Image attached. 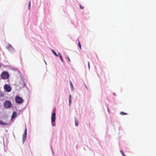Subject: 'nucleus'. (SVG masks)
<instances>
[{"label":"nucleus","instance_id":"18","mask_svg":"<svg viewBox=\"0 0 156 156\" xmlns=\"http://www.w3.org/2000/svg\"><path fill=\"white\" fill-rule=\"evenodd\" d=\"M71 104V100H69V105H70Z\"/></svg>","mask_w":156,"mask_h":156},{"label":"nucleus","instance_id":"15","mask_svg":"<svg viewBox=\"0 0 156 156\" xmlns=\"http://www.w3.org/2000/svg\"><path fill=\"white\" fill-rule=\"evenodd\" d=\"M120 114L121 115H127V113H125L124 112H122L120 113Z\"/></svg>","mask_w":156,"mask_h":156},{"label":"nucleus","instance_id":"9","mask_svg":"<svg viewBox=\"0 0 156 156\" xmlns=\"http://www.w3.org/2000/svg\"><path fill=\"white\" fill-rule=\"evenodd\" d=\"M0 124L2 125V126H6L8 124L5 122H2L1 120H0Z\"/></svg>","mask_w":156,"mask_h":156},{"label":"nucleus","instance_id":"14","mask_svg":"<svg viewBox=\"0 0 156 156\" xmlns=\"http://www.w3.org/2000/svg\"><path fill=\"white\" fill-rule=\"evenodd\" d=\"M58 54L59 56L60 57V59H61V61L62 62H63V59H62V55H61V54H60V53H58Z\"/></svg>","mask_w":156,"mask_h":156},{"label":"nucleus","instance_id":"19","mask_svg":"<svg viewBox=\"0 0 156 156\" xmlns=\"http://www.w3.org/2000/svg\"><path fill=\"white\" fill-rule=\"evenodd\" d=\"M69 100H71V96L70 95H69Z\"/></svg>","mask_w":156,"mask_h":156},{"label":"nucleus","instance_id":"5","mask_svg":"<svg viewBox=\"0 0 156 156\" xmlns=\"http://www.w3.org/2000/svg\"><path fill=\"white\" fill-rule=\"evenodd\" d=\"M5 90L7 92H10L11 90V88L9 85L5 84L4 86Z\"/></svg>","mask_w":156,"mask_h":156},{"label":"nucleus","instance_id":"10","mask_svg":"<svg viewBox=\"0 0 156 156\" xmlns=\"http://www.w3.org/2000/svg\"><path fill=\"white\" fill-rule=\"evenodd\" d=\"M17 115V113L16 112H14L11 116L12 119L15 118Z\"/></svg>","mask_w":156,"mask_h":156},{"label":"nucleus","instance_id":"4","mask_svg":"<svg viewBox=\"0 0 156 156\" xmlns=\"http://www.w3.org/2000/svg\"><path fill=\"white\" fill-rule=\"evenodd\" d=\"M9 74L7 72H4L1 75V77L4 79H7L9 77Z\"/></svg>","mask_w":156,"mask_h":156},{"label":"nucleus","instance_id":"7","mask_svg":"<svg viewBox=\"0 0 156 156\" xmlns=\"http://www.w3.org/2000/svg\"><path fill=\"white\" fill-rule=\"evenodd\" d=\"M25 85V84L24 81L22 80H21L20 83V87H24Z\"/></svg>","mask_w":156,"mask_h":156},{"label":"nucleus","instance_id":"12","mask_svg":"<svg viewBox=\"0 0 156 156\" xmlns=\"http://www.w3.org/2000/svg\"><path fill=\"white\" fill-rule=\"evenodd\" d=\"M74 119H75V126H77L78 125L77 118H75Z\"/></svg>","mask_w":156,"mask_h":156},{"label":"nucleus","instance_id":"16","mask_svg":"<svg viewBox=\"0 0 156 156\" xmlns=\"http://www.w3.org/2000/svg\"><path fill=\"white\" fill-rule=\"evenodd\" d=\"M120 152L123 155V156H126L123 151H120Z\"/></svg>","mask_w":156,"mask_h":156},{"label":"nucleus","instance_id":"20","mask_svg":"<svg viewBox=\"0 0 156 156\" xmlns=\"http://www.w3.org/2000/svg\"><path fill=\"white\" fill-rule=\"evenodd\" d=\"M68 60H69V61H70V60L69 59L68 57Z\"/></svg>","mask_w":156,"mask_h":156},{"label":"nucleus","instance_id":"11","mask_svg":"<svg viewBox=\"0 0 156 156\" xmlns=\"http://www.w3.org/2000/svg\"><path fill=\"white\" fill-rule=\"evenodd\" d=\"M69 82H70V86L71 90L72 91H73L74 90V88H73V87L72 83L71 82V81H70Z\"/></svg>","mask_w":156,"mask_h":156},{"label":"nucleus","instance_id":"22","mask_svg":"<svg viewBox=\"0 0 156 156\" xmlns=\"http://www.w3.org/2000/svg\"><path fill=\"white\" fill-rule=\"evenodd\" d=\"M1 65L0 64V68L1 67Z\"/></svg>","mask_w":156,"mask_h":156},{"label":"nucleus","instance_id":"21","mask_svg":"<svg viewBox=\"0 0 156 156\" xmlns=\"http://www.w3.org/2000/svg\"><path fill=\"white\" fill-rule=\"evenodd\" d=\"M108 112H109V110L108 109Z\"/></svg>","mask_w":156,"mask_h":156},{"label":"nucleus","instance_id":"2","mask_svg":"<svg viewBox=\"0 0 156 156\" xmlns=\"http://www.w3.org/2000/svg\"><path fill=\"white\" fill-rule=\"evenodd\" d=\"M15 101L16 103L19 104H21L24 102L23 99L21 97L18 96L16 97Z\"/></svg>","mask_w":156,"mask_h":156},{"label":"nucleus","instance_id":"6","mask_svg":"<svg viewBox=\"0 0 156 156\" xmlns=\"http://www.w3.org/2000/svg\"><path fill=\"white\" fill-rule=\"evenodd\" d=\"M27 129H26L25 130L24 133L23 135V143H24L25 141L27 138Z\"/></svg>","mask_w":156,"mask_h":156},{"label":"nucleus","instance_id":"13","mask_svg":"<svg viewBox=\"0 0 156 156\" xmlns=\"http://www.w3.org/2000/svg\"><path fill=\"white\" fill-rule=\"evenodd\" d=\"M52 51L53 52V53L55 55V56H56L57 57L58 56V55L56 53V52L54 50H52Z\"/></svg>","mask_w":156,"mask_h":156},{"label":"nucleus","instance_id":"17","mask_svg":"<svg viewBox=\"0 0 156 156\" xmlns=\"http://www.w3.org/2000/svg\"><path fill=\"white\" fill-rule=\"evenodd\" d=\"M30 3H31V2L30 1L29 2V5H28L29 9V10L30 9Z\"/></svg>","mask_w":156,"mask_h":156},{"label":"nucleus","instance_id":"1","mask_svg":"<svg viewBox=\"0 0 156 156\" xmlns=\"http://www.w3.org/2000/svg\"><path fill=\"white\" fill-rule=\"evenodd\" d=\"M56 119V113L55 112H53L51 114V122L52 123V126H55V124L54 123L55 122Z\"/></svg>","mask_w":156,"mask_h":156},{"label":"nucleus","instance_id":"3","mask_svg":"<svg viewBox=\"0 0 156 156\" xmlns=\"http://www.w3.org/2000/svg\"><path fill=\"white\" fill-rule=\"evenodd\" d=\"M12 105L11 102L9 101H6L4 104V107L6 108H10Z\"/></svg>","mask_w":156,"mask_h":156},{"label":"nucleus","instance_id":"8","mask_svg":"<svg viewBox=\"0 0 156 156\" xmlns=\"http://www.w3.org/2000/svg\"><path fill=\"white\" fill-rule=\"evenodd\" d=\"M6 48L7 49H8L9 51L11 50H12L13 49L12 46L9 44H8L7 45Z\"/></svg>","mask_w":156,"mask_h":156}]
</instances>
